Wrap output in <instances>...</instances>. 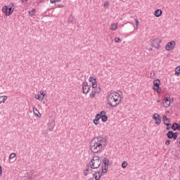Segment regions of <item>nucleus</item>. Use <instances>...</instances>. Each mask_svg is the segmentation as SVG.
Segmentation results:
<instances>
[{
    "instance_id": "1",
    "label": "nucleus",
    "mask_w": 180,
    "mask_h": 180,
    "mask_svg": "<svg viewBox=\"0 0 180 180\" xmlns=\"http://www.w3.org/2000/svg\"><path fill=\"white\" fill-rule=\"evenodd\" d=\"M108 143L104 137L98 136L93 139L90 142V150L94 154L102 153L106 148Z\"/></svg>"
},
{
    "instance_id": "2",
    "label": "nucleus",
    "mask_w": 180,
    "mask_h": 180,
    "mask_svg": "<svg viewBox=\"0 0 180 180\" xmlns=\"http://www.w3.org/2000/svg\"><path fill=\"white\" fill-rule=\"evenodd\" d=\"M106 102L110 108H116L122 103V95L117 91H112L107 95Z\"/></svg>"
},
{
    "instance_id": "3",
    "label": "nucleus",
    "mask_w": 180,
    "mask_h": 180,
    "mask_svg": "<svg viewBox=\"0 0 180 180\" xmlns=\"http://www.w3.org/2000/svg\"><path fill=\"white\" fill-rule=\"evenodd\" d=\"M2 13L8 18L15 11V4L10 3L8 6H4L1 9Z\"/></svg>"
},
{
    "instance_id": "4",
    "label": "nucleus",
    "mask_w": 180,
    "mask_h": 180,
    "mask_svg": "<svg viewBox=\"0 0 180 180\" xmlns=\"http://www.w3.org/2000/svg\"><path fill=\"white\" fill-rule=\"evenodd\" d=\"M101 164H102L101 158H99L98 155H95L90 162V167L92 169H96L101 167Z\"/></svg>"
},
{
    "instance_id": "5",
    "label": "nucleus",
    "mask_w": 180,
    "mask_h": 180,
    "mask_svg": "<svg viewBox=\"0 0 180 180\" xmlns=\"http://www.w3.org/2000/svg\"><path fill=\"white\" fill-rule=\"evenodd\" d=\"M162 105L164 108H169L171 106V96L169 94H167L164 96Z\"/></svg>"
},
{
    "instance_id": "6",
    "label": "nucleus",
    "mask_w": 180,
    "mask_h": 180,
    "mask_svg": "<svg viewBox=\"0 0 180 180\" xmlns=\"http://www.w3.org/2000/svg\"><path fill=\"white\" fill-rule=\"evenodd\" d=\"M153 91H157V94H161L162 90L161 88H160V85L161 84V82L160 79H157L153 82Z\"/></svg>"
},
{
    "instance_id": "7",
    "label": "nucleus",
    "mask_w": 180,
    "mask_h": 180,
    "mask_svg": "<svg viewBox=\"0 0 180 180\" xmlns=\"http://www.w3.org/2000/svg\"><path fill=\"white\" fill-rule=\"evenodd\" d=\"M175 46H176V43L175 42V41H171L168 42L165 45L166 51H172V50L175 49Z\"/></svg>"
},
{
    "instance_id": "8",
    "label": "nucleus",
    "mask_w": 180,
    "mask_h": 180,
    "mask_svg": "<svg viewBox=\"0 0 180 180\" xmlns=\"http://www.w3.org/2000/svg\"><path fill=\"white\" fill-rule=\"evenodd\" d=\"M160 44H161V39L160 38H155L151 41V46L154 49H160Z\"/></svg>"
},
{
    "instance_id": "9",
    "label": "nucleus",
    "mask_w": 180,
    "mask_h": 180,
    "mask_svg": "<svg viewBox=\"0 0 180 180\" xmlns=\"http://www.w3.org/2000/svg\"><path fill=\"white\" fill-rule=\"evenodd\" d=\"M89 82H91V86L94 89H95V88H97L98 82H96V77H95V76L90 77L89 78Z\"/></svg>"
},
{
    "instance_id": "10",
    "label": "nucleus",
    "mask_w": 180,
    "mask_h": 180,
    "mask_svg": "<svg viewBox=\"0 0 180 180\" xmlns=\"http://www.w3.org/2000/svg\"><path fill=\"white\" fill-rule=\"evenodd\" d=\"M90 89H91V86H89L87 82H84L82 84V90H83V94H84V95H86V94L89 92Z\"/></svg>"
},
{
    "instance_id": "11",
    "label": "nucleus",
    "mask_w": 180,
    "mask_h": 180,
    "mask_svg": "<svg viewBox=\"0 0 180 180\" xmlns=\"http://www.w3.org/2000/svg\"><path fill=\"white\" fill-rule=\"evenodd\" d=\"M153 120H155V124H158V126H159V124H161V117L157 113L153 114Z\"/></svg>"
},
{
    "instance_id": "12",
    "label": "nucleus",
    "mask_w": 180,
    "mask_h": 180,
    "mask_svg": "<svg viewBox=\"0 0 180 180\" xmlns=\"http://www.w3.org/2000/svg\"><path fill=\"white\" fill-rule=\"evenodd\" d=\"M168 139H174V140H176L178 139V134L174 133L172 131H169L167 132Z\"/></svg>"
},
{
    "instance_id": "13",
    "label": "nucleus",
    "mask_w": 180,
    "mask_h": 180,
    "mask_svg": "<svg viewBox=\"0 0 180 180\" xmlns=\"http://www.w3.org/2000/svg\"><path fill=\"white\" fill-rule=\"evenodd\" d=\"M162 120H163L164 124L167 126V130H169V129H171V127H169V126H171V124L169 123V119L167 117L166 115H164L162 117Z\"/></svg>"
},
{
    "instance_id": "14",
    "label": "nucleus",
    "mask_w": 180,
    "mask_h": 180,
    "mask_svg": "<svg viewBox=\"0 0 180 180\" xmlns=\"http://www.w3.org/2000/svg\"><path fill=\"white\" fill-rule=\"evenodd\" d=\"M99 120H101V115L97 114L93 120L94 124H95V126H98V124L100 123Z\"/></svg>"
},
{
    "instance_id": "15",
    "label": "nucleus",
    "mask_w": 180,
    "mask_h": 180,
    "mask_svg": "<svg viewBox=\"0 0 180 180\" xmlns=\"http://www.w3.org/2000/svg\"><path fill=\"white\" fill-rule=\"evenodd\" d=\"M32 110L35 117H41V113H40L36 107H33Z\"/></svg>"
},
{
    "instance_id": "16",
    "label": "nucleus",
    "mask_w": 180,
    "mask_h": 180,
    "mask_svg": "<svg viewBox=\"0 0 180 180\" xmlns=\"http://www.w3.org/2000/svg\"><path fill=\"white\" fill-rule=\"evenodd\" d=\"M118 26H119V24L113 22L110 24L109 29L112 32H115V30H117Z\"/></svg>"
},
{
    "instance_id": "17",
    "label": "nucleus",
    "mask_w": 180,
    "mask_h": 180,
    "mask_svg": "<svg viewBox=\"0 0 180 180\" xmlns=\"http://www.w3.org/2000/svg\"><path fill=\"white\" fill-rule=\"evenodd\" d=\"M162 15V11L161 9H157L154 12V16L155 18H160Z\"/></svg>"
},
{
    "instance_id": "18",
    "label": "nucleus",
    "mask_w": 180,
    "mask_h": 180,
    "mask_svg": "<svg viewBox=\"0 0 180 180\" xmlns=\"http://www.w3.org/2000/svg\"><path fill=\"white\" fill-rule=\"evenodd\" d=\"M99 92H101V90H99L98 91H96V90H93L90 94H89V97L91 98V99H94V98H95V96L96 95V94H99Z\"/></svg>"
},
{
    "instance_id": "19",
    "label": "nucleus",
    "mask_w": 180,
    "mask_h": 180,
    "mask_svg": "<svg viewBox=\"0 0 180 180\" xmlns=\"http://www.w3.org/2000/svg\"><path fill=\"white\" fill-rule=\"evenodd\" d=\"M101 176H102V173H101V172H96V173L94 174V179H96V180H99V179H101Z\"/></svg>"
},
{
    "instance_id": "20",
    "label": "nucleus",
    "mask_w": 180,
    "mask_h": 180,
    "mask_svg": "<svg viewBox=\"0 0 180 180\" xmlns=\"http://www.w3.org/2000/svg\"><path fill=\"white\" fill-rule=\"evenodd\" d=\"M8 101V96H0V104L1 103H5Z\"/></svg>"
},
{
    "instance_id": "21",
    "label": "nucleus",
    "mask_w": 180,
    "mask_h": 180,
    "mask_svg": "<svg viewBox=\"0 0 180 180\" xmlns=\"http://www.w3.org/2000/svg\"><path fill=\"white\" fill-rule=\"evenodd\" d=\"M172 130H179L180 131V124H178L177 123H174L172 126Z\"/></svg>"
},
{
    "instance_id": "22",
    "label": "nucleus",
    "mask_w": 180,
    "mask_h": 180,
    "mask_svg": "<svg viewBox=\"0 0 180 180\" xmlns=\"http://www.w3.org/2000/svg\"><path fill=\"white\" fill-rule=\"evenodd\" d=\"M175 73L174 75H176V77H179L180 75V65L176 67L174 70Z\"/></svg>"
},
{
    "instance_id": "23",
    "label": "nucleus",
    "mask_w": 180,
    "mask_h": 180,
    "mask_svg": "<svg viewBox=\"0 0 180 180\" xmlns=\"http://www.w3.org/2000/svg\"><path fill=\"white\" fill-rule=\"evenodd\" d=\"M109 168V166L107 165H104L103 167H102V172L103 174H105V172H108V169Z\"/></svg>"
},
{
    "instance_id": "24",
    "label": "nucleus",
    "mask_w": 180,
    "mask_h": 180,
    "mask_svg": "<svg viewBox=\"0 0 180 180\" xmlns=\"http://www.w3.org/2000/svg\"><path fill=\"white\" fill-rule=\"evenodd\" d=\"M101 122H103V123L108 122V116L107 115L101 116Z\"/></svg>"
},
{
    "instance_id": "25",
    "label": "nucleus",
    "mask_w": 180,
    "mask_h": 180,
    "mask_svg": "<svg viewBox=\"0 0 180 180\" xmlns=\"http://www.w3.org/2000/svg\"><path fill=\"white\" fill-rule=\"evenodd\" d=\"M109 5H110L109 1H104V3H103V8L105 9H108V8H109Z\"/></svg>"
},
{
    "instance_id": "26",
    "label": "nucleus",
    "mask_w": 180,
    "mask_h": 180,
    "mask_svg": "<svg viewBox=\"0 0 180 180\" xmlns=\"http://www.w3.org/2000/svg\"><path fill=\"white\" fill-rule=\"evenodd\" d=\"M103 162L104 165H108L109 166V159H108L107 158H105L103 160Z\"/></svg>"
},
{
    "instance_id": "27",
    "label": "nucleus",
    "mask_w": 180,
    "mask_h": 180,
    "mask_svg": "<svg viewBox=\"0 0 180 180\" xmlns=\"http://www.w3.org/2000/svg\"><path fill=\"white\" fill-rule=\"evenodd\" d=\"M134 22H135V25H136V29H139V25L140 23V22L139 21V20L137 18L134 19Z\"/></svg>"
},
{
    "instance_id": "28",
    "label": "nucleus",
    "mask_w": 180,
    "mask_h": 180,
    "mask_svg": "<svg viewBox=\"0 0 180 180\" xmlns=\"http://www.w3.org/2000/svg\"><path fill=\"white\" fill-rule=\"evenodd\" d=\"M16 157V153H13L9 155V160H13Z\"/></svg>"
},
{
    "instance_id": "29",
    "label": "nucleus",
    "mask_w": 180,
    "mask_h": 180,
    "mask_svg": "<svg viewBox=\"0 0 180 180\" xmlns=\"http://www.w3.org/2000/svg\"><path fill=\"white\" fill-rule=\"evenodd\" d=\"M39 94H40V95H41V96H42L41 99H44V96H46V93L44 92V91L41 90V91H39Z\"/></svg>"
},
{
    "instance_id": "30",
    "label": "nucleus",
    "mask_w": 180,
    "mask_h": 180,
    "mask_svg": "<svg viewBox=\"0 0 180 180\" xmlns=\"http://www.w3.org/2000/svg\"><path fill=\"white\" fill-rule=\"evenodd\" d=\"M89 174V169H85L84 170V176H87V175Z\"/></svg>"
},
{
    "instance_id": "31",
    "label": "nucleus",
    "mask_w": 180,
    "mask_h": 180,
    "mask_svg": "<svg viewBox=\"0 0 180 180\" xmlns=\"http://www.w3.org/2000/svg\"><path fill=\"white\" fill-rule=\"evenodd\" d=\"M35 12H36V10L32 9L31 11H29V14H30L31 16H34Z\"/></svg>"
},
{
    "instance_id": "32",
    "label": "nucleus",
    "mask_w": 180,
    "mask_h": 180,
    "mask_svg": "<svg viewBox=\"0 0 180 180\" xmlns=\"http://www.w3.org/2000/svg\"><path fill=\"white\" fill-rule=\"evenodd\" d=\"M34 98L35 99H37V101H40L41 96H40V94H35Z\"/></svg>"
},
{
    "instance_id": "33",
    "label": "nucleus",
    "mask_w": 180,
    "mask_h": 180,
    "mask_svg": "<svg viewBox=\"0 0 180 180\" xmlns=\"http://www.w3.org/2000/svg\"><path fill=\"white\" fill-rule=\"evenodd\" d=\"M126 167H127V162L124 161V162L122 163V168H126Z\"/></svg>"
},
{
    "instance_id": "34",
    "label": "nucleus",
    "mask_w": 180,
    "mask_h": 180,
    "mask_svg": "<svg viewBox=\"0 0 180 180\" xmlns=\"http://www.w3.org/2000/svg\"><path fill=\"white\" fill-rule=\"evenodd\" d=\"M115 43H122V39H120L119 37H116L115 39Z\"/></svg>"
},
{
    "instance_id": "35",
    "label": "nucleus",
    "mask_w": 180,
    "mask_h": 180,
    "mask_svg": "<svg viewBox=\"0 0 180 180\" xmlns=\"http://www.w3.org/2000/svg\"><path fill=\"white\" fill-rule=\"evenodd\" d=\"M51 4H56L57 2H61V0H50Z\"/></svg>"
},
{
    "instance_id": "36",
    "label": "nucleus",
    "mask_w": 180,
    "mask_h": 180,
    "mask_svg": "<svg viewBox=\"0 0 180 180\" xmlns=\"http://www.w3.org/2000/svg\"><path fill=\"white\" fill-rule=\"evenodd\" d=\"M98 115H101V116H106V111H101Z\"/></svg>"
},
{
    "instance_id": "37",
    "label": "nucleus",
    "mask_w": 180,
    "mask_h": 180,
    "mask_svg": "<svg viewBox=\"0 0 180 180\" xmlns=\"http://www.w3.org/2000/svg\"><path fill=\"white\" fill-rule=\"evenodd\" d=\"M177 147H179V148H180V137L179 139H177Z\"/></svg>"
},
{
    "instance_id": "38",
    "label": "nucleus",
    "mask_w": 180,
    "mask_h": 180,
    "mask_svg": "<svg viewBox=\"0 0 180 180\" xmlns=\"http://www.w3.org/2000/svg\"><path fill=\"white\" fill-rule=\"evenodd\" d=\"M28 1L29 0H22V4H23V5H26V4H27Z\"/></svg>"
},
{
    "instance_id": "39",
    "label": "nucleus",
    "mask_w": 180,
    "mask_h": 180,
    "mask_svg": "<svg viewBox=\"0 0 180 180\" xmlns=\"http://www.w3.org/2000/svg\"><path fill=\"white\" fill-rule=\"evenodd\" d=\"M169 144H171V141H170V140H167V141L165 142V145H166V146H169Z\"/></svg>"
},
{
    "instance_id": "40",
    "label": "nucleus",
    "mask_w": 180,
    "mask_h": 180,
    "mask_svg": "<svg viewBox=\"0 0 180 180\" xmlns=\"http://www.w3.org/2000/svg\"><path fill=\"white\" fill-rule=\"evenodd\" d=\"M3 171H2V166H0V176L2 175Z\"/></svg>"
},
{
    "instance_id": "41",
    "label": "nucleus",
    "mask_w": 180,
    "mask_h": 180,
    "mask_svg": "<svg viewBox=\"0 0 180 180\" xmlns=\"http://www.w3.org/2000/svg\"><path fill=\"white\" fill-rule=\"evenodd\" d=\"M68 23H71V22H72V19L69 18V19L68 20Z\"/></svg>"
},
{
    "instance_id": "42",
    "label": "nucleus",
    "mask_w": 180,
    "mask_h": 180,
    "mask_svg": "<svg viewBox=\"0 0 180 180\" xmlns=\"http://www.w3.org/2000/svg\"><path fill=\"white\" fill-rule=\"evenodd\" d=\"M157 102H158V103H160V102H161V99H158Z\"/></svg>"
}]
</instances>
